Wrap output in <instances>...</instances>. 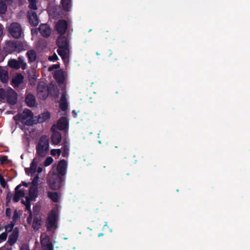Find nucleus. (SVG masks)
<instances>
[{
  "instance_id": "obj_1",
  "label": "nucleus",
  "mask_w": 250,
  "mask_h": 250,
  "mask_svg": "<svg viewBox=\"0 0 250 250\" xmlns=\"http://www.w3.org/2000/svg\"><path fill=\"white\" fill-rule=\"evenodd\" d=\"M5 50L8 53L14 52L20 53L22 51L28 48V46L26 42L19 41H8L6 42Z\"/></svg>"
},
{
  "instance_id": "obj_2",
  "label": "nucleus",
  "mask_w": 250,
  "mask_h": 250,
  "mask_svg": "<svg viewBox=\"0 0 250 250\" xmlns=\"http://www.w3.org/2000/svg\"><path fill=\"white\" fill-rule=\"evenodd\" d=\"M49 150V139L46 135H42L40 139L36 146L37 154L44 157L46 156Z\"/></svg>"
},
{
  "instance_id": "obj_3",
  "label": "nucleus",
  "mask_w": 250,
  "mask_h": 250,
  "mask_svg": "<svg viewBox=\"0 0 250 250\" xmlns=\"http://www.w3.org/2000/svg\"><path fill=\"white\" fill-rule=\"evenodd\" d=\"M64 181V178L57 173L53 174L49 179L50 188L54 190L60 189L62 183Z\"/></svg>"
},
{
  "instance_id": "obj_4",
  "label": "nucleus",
  "mask_w": 250,
  "mask_h": 250,
  "mask_svg": "<svg viewBox=\"0 0 250 250\" xmlns=\"http://www.w3.org/2000/svg\"><path fill=\"white\" fill-rule=\"evenodd\" d=\"M33 114L32 112L29 109H24L22 113L19 115V118L21 120L23 124L27 125H31L34 124V121L32 120Z\"/></svg>"
},
{
  "instance_id": "obj_5",
  "label": "nucleus",
  "mask_w": 250,
  "mask_h": 250,
  "mask_svg": "<svg viewBox=\"0 0 250 250\" xmlns=\"http://www.w3.org/2000/svg\"><path fill=\"white\" fill-rule=\"evenodd\" d=\"M57 221L56 211L52 209L50 211L47 218V229L50 230L52 229H56L57 228Z\"/></svg>"
},
{
  "instance_id": "obj_6",
  "label": "nucleus",
  "mask_w": 250,
  "mask_h": 250,
  "mask_svg": "<svg viewBox=\"0 0 250 250\" xmlns=\"http://www.w3.org/2000/svg\"><path fill=\"white\" fill-rule=\"evenodd\" d=\"M9 32L15 39H19L23 34L21 25L17 22L12 23L9 27Z\"/></svg>"
},
{
  "instance_id": "obj_7",
  "label": "nucleus",
  "mask_w": 250,
  "mask_h": 250,
  "mask_svg": "<svg viewBox=\"0 0 250 250\" xmlns=\"http://www.w3.org/2000/svg\"><path fill=\"white\" fill-rule=\"evenodd\" d=\"M6 99L7 103L10 105H15L18 101V94L11 87L6 89Z\"/></svg>"
},
{
  "instance_id": "obj_8",
  "label": "nucleus",
  "mask_w": 250,
  "mask_h": 250,
  "mask_svg": "<svg viewBox=\"0 0 250 250\" xmlns=\"http://www.w3.org/2000/svg\"><path fill=\"white\" fill-rule=\"evenodd\" d=\"M37 92L40 97L43 99L47 98L48 94V88L46 84L43 82H40L37 85Z\"/></svg>"
},
{
  "instance_id": "obj_9",
  "label": "nucleus",
  "mask_w": 250,
  "mask_h": 250,
  "mask_svg": "<svg viewBox=\"0 0 250 250\" xmlns=\"http://www.w3.org/2000/svg\"><path fill=\"white\" fill-rule=\"evenodd\" d=\"M68 27L67 21L64 20H60L55 25V29L59 34L62 36L65 33Z\"/></svg>"
},
{
  "instance_id": "obj_10",
  "label": "nucleus",
  "mask_w": 250,
  "mask_h": 250,
  "mask_svg": "<svg viewBox=\"0 0 250 250\" xmlns=\"http://www.w3.org/2000/svg\"><path fill=\"white\" fill-rule=\"evenodd\" d=\"M27 17L29 23L33 26H37L39 23V19L36 12L30 10L27 12Z\"/></svg>"
},
{
  "instance_id": "obj_11",
  "label": "nucleus",
  "mask_w": 250,
  "mask_h": 250,
  "mask_svg": "<svg viewBox=\"0 0 250 250\" xmlns=\"http://www.w3.org/2000/svg\"><path fill=\"white\" fill-rule=\"evenodd\" d=\"M67 167V163L65 160L60 161L57 166L58 174L63 177L66 174Z\"/></svg>"
},
{
  "instance_id": "obj_12",
  "label": "nucleus",
  "mask_w": 250,
  "mask_h": 250,
  "mask_svg": "<svg viewBox=\"0 0 250 250\" xmlns=\"http://www.w3.org/2000/svg\"><path fill=\"white\" fill-rule=\"evenodd\" d=\"M58 49L69 48V42L65 36L59 37L56 42Z\"/></svg>"
},
{
  "instance_id": "obj_13",
  "label": "nucleus",
  "mask_w": 250,
  "mask_h": 250,
  "mask_svg": "<svg viewBox=\"0 0 250 250\" xmlns=\"http://www.w3.org/2000/svg\"><path fill=\"white\" fill-rule=\"evenodd\" d=\"M19 230L17 227H16L11 234L9 236L7 242L10 246L15 244L19 237Z\"/></svg>"
},
{
  "instance_id": "obj_14",
  "label": "nucleus",
  "mask_w": 250,
  "mask_h": 250,
  "mask_svg": "<svg viewBox=\"0 0 250 250\" xmlns=\"http://www.w3.org/2000/svg\"><path fill=\"white\" fill-rule=\"evenodd\" d=\"M69 48L57 49V53L61 56L64 63H68L69 62Z\"/></svg>"
},
{
  "instance_id": "obj_15",
  "label": "nucleus",
  "mask_w": 250,
  "mask_h": 250,
  "mask_svg": "<svg viewBox=\"0 0 250 250\" xmlns=\"http://www.w3.org/2000/svg\"><path fill=\"white\" fill-rule=\"evenodd\" d=\"M39 31L42 37L47 38L51 34V29L47 24H41L39 27Z\"/></svg>"
},
{
  "instance_id": "obj_16",
  "label": "nucleus",
  "mask_w": 250,
  "mask_h": 250,
  "mask_svg": "<svg viewBox=\"0 0 250 250\" xmlns=\"http://www.w3.org/2000/svg\"><path fill=\"white\" fill-rule=\"evenodd\" d=\"M66 92L64 91L62 92L61 99L59 101V105L60 109L64 111L68 108V104L66 100Z\"/></svg>"
},
{
  "instance_id": "obj_17",
  "label": "nucleus",
  "mask_w": 250,
  "mask_h": 250,
  "mask_svg": "<svg viewBox=\"0 0 250 250\" xmlns=\"http://www.w3.org/2000/svg\"><path fill=\"white\" fill-rule=\"evenodd\" d=\"M58 128L60 130H64L68 128V122L67 118L62 117L58 120L57 123Z\"/></svg>"
},
{
  "instance_id": "obj_18",
  "label": "nucleus",
  "mask_w": 250,
  "mask_h": 250,
  "mask_svg": "<svg viewBox=\"0 0 250 250\" xmlns=\"http://www.w3.org/2000/svg\"><path fill=\"white\" fill-rule=\"evenodd\" d=\"M24 77L21 73H18L13 78L11 84L14 88L18 87L23 83Z\"/></svg>"
},
{
  "instance_id": "obj_19",
  "label": "nucleus",
  "mask_w": 250,
  "mask_h": 250,
  "mask_svg": "<svg viewBox=\"0 0 250 250\" xmlns=\"http://www.w3.org/2000/svg\"><path fill=\"white\" fill-rule=\"evenodd\" d=\"M54 78L58 83L60 84L63 83L64 82L63 71L62 69L55 71L54 74Z\"/></svg>"
},
{
  "instance_id": "obj_20",
  "label": "nucleus",
  "mask_w": 250,
  "mask_h": 250,
  "mask_svg": "<svg viewBox=\"0 0 250 250\" xmlns=\"http://www.w3.org/2000/svg\"><path fill=\"white\" fill-rule=\"evenodd\" d=\"M38 163V159L35 157L33 159L30 168H25V171L27 174L29 175V173L33 174L36 172L37 170V167Z\"/></svg>"
},
{
  "instance_id": "obj_21",
  "label": "nucleus",
  "mask_w": 250,
  "mask_h": 250,
  "mask_svg": "<svg viewBox=\"0 0 250 250\" xmlns=\"http://www.w3.org/2000/svg\"><path fill=\"white\" fill-rule=\"evenodd\" d=\"M21 185L20 184L15 188V193L13 199L14 202H18L20 200V198L24 197L25 195L23 190L19 189L21 187Z\"/></svg>"
},
{
  "instance_id": "obj_22",
  "label": "nucleus",
  "mask_w": 250,
  "mask_h": 250,
  "mask_svg": "<svg viewBox=\"0 0 250 250\" xmlns=\"http://www.w3.org/2000/svg\"><path fill=\"white\" fill-rule=\"evenodd\" d=\"M25 102L27 106L35 107L36 105V101L35 96L31 93H29L25 97Z\"/></svg>"
},
{
  "instance_id": "obj_23",
  "label": "nucleus",
  "mask_w": 250,
  "mask_h": 250,
  "mask_svg": "<svg viewBox=\"0 0 250 250\" xmlns=\"http://www.w3.org/2000/svg\"><path fill=\"white\" fill-rule=\"evenodd\" d=\"M26 56L28 58V62L32 63L34 62L37 59V53L34 49H30L27 51Z\"/></svg>"
},
{
  "instance_id": "obj_24",
  "label": "nucleus",
  "mask_w": 250,
  "mask_h": 250,
  "mask_svg": "<svg viewBox=\"0 0 250 250\" xmlns=\"http://www.w3.org/2000/svg\"><path fill=\"white\" fill-rule=\"evenodd\" d=\"M62 140V135L58 131L53 132L51 135V141L54 145L59 144Z\"/></svg>"
},
{
  "instance_id": "obj_25",
  "label": "nucleus",
  "mask_w": 250,
  "mask_h": 250,
  "mask_svg": "<svg viewBox=\"0 0 250 250\" xmlns=\"http://www.w3.org/2000/svg\"><path fill=\"white\" fill-rule=\"evenodd\" d=\"M62 156L63 157H67L69 155V143L66 140H64L62 143Z\"/></svg>"
},
{
  "instance_id": "obj_26",
  "label": "nucleus",
  "mask_w": 250,
  "mask_h": 250,
  "mask_svg": "<svg viewBox=\"0 0 250 250\" xmlns=\"http://www.w3.org/2000/svg\"><path fill=\"white\" fill-rule=\"evenodd\" d=\"M28 79L31 85L34 86L36 85L37 82V76L34 70H32L28 73Z\"/></svg>"
},
{
  "instance_id": "obj_27",
  "label": "nucleus",
  "mask_w": 250,
  "mask_h": 250,
  "mask_svg": "<svg viewBox=\"0 0 250 250\" xmlns=\"http://www.w3.org/2000/svg\"><path fill=\"white\" fill-rule=\"evenodd\" d=\"M41 218L40 217H35L32 223V228L34 230L39 229L41 226Z\"/></svg>"
},
{
  "instance_id": "obj_28",
  "label": "nucleus",
  "mask_w": 250,
  "mask_h": 250,
  "mask_svg": "<svg viewBox=\"0 0 250 250\" xmlns=\"http://www.w3.org/2000/svg\"><path fill=\"white\" fill-rule=\"evenodd\" d=\"M48 197L54 202L57 203L59 201L60 196L57 192L48 191Z\"/></svg>"
},
{
  "instance_id": "obj_29",
  "label": "nucleus",
  "mask_w": 250,
  "mask_h": 250,
  "mask_svg": "<svg viewBox=\"0 0 250 250\" xmlns=\"http://www.w3.org/2000/svg\"><path fill=\"white\" fill-rule=\"evenodd\" d=\"M37 189L36 188L30 187L29 190V196L30 200H35L37 197Z\"/></svg>"
},
{
  "instance_id": "obj_30",
  "label": "nucleus",
  "mask_w": 250,
  "mask_h": 250,
  "mask_svg": "<svg viewBox=\"0 0 250 250\" xmlns=\"http://www.w3.org/2000/svg\"><path fill=\"white\" fill-rule=\"evenodd\" d=\"M50 117V114L49 112H44L39 115L38 117V122L43 123L48 120Z\"/></svg>"
},
{
  "instance_id": "obj_31",
  "label": "nucleus",
  "mask_w": 250,
  "mask_h": 250,
  "mask_svg": "<svg viewBox=\"0 0 250 250\" xmlns=\"http://www.w3.org/2000/svg\"><path fill=\"white\" fill-rule=\"evenodd\" d=\"M8 66L12 68L18 69L20 68V65L18 60L15 59H12L10 60L8 62Z\"/></svg>"
},
{
  "instance_id": "obj_32",
  "label": "nucleus",
  "mask_w": 250,
  "mask_h": 250,
  "mask_svg": "<svg viewBox=\"0 0 250 250\" xmlns=\"http://www.w3.org/2000/svg\"><path fill=\"white\" fill-rule=\"evenodd\" d=\"M8 80V72L7 71L3 70L0 71V80L3 83H7Z\"/></svg>"
},
{
  "instance_id": "obj_33",
  "label": "nucleus",
  "mask_w": 250,
  "mask_h": 250,
  "mask_svg": "<svg viewBox=\"0 0 250 250\" xmlns=\"http://www.w3.org/2000/svg\"><path fill=\"white\" fill-rule=\"evenodd\" d=\"M62 5L64 11L68 12L71 7V0H62Z\"/></svg>"
},
{
  "instance_id": "obj_34",
  "label": "nucleus",
  "mask_w": 250,
  "mask_h": 250,
  "mask_svg": "<svg viewBox=\"0 0 250 250\" xmlns=\"http://www.w3.org/2000/svg\"><path fill=\"white\" fill-rule=\"evenodd\" d=\"M7 5L2 0H0V14H4L7 11Z\"/></svg>"
},
{
  "instance_id": "obj_35",
  "label": "nucleus",
  "mask_w": 250,
  "mask_h": 250,
  "mask_svg": "<svg viewBox=\"0 0 250 250\" xmlns=\"http://www.w3.org/2000/svg\"><path fill=\"white\" fill-rule=\"evenodd\" d=\"M18 61L19 62L20 67H21L23 70L25 69L27 67V64L26 63L24 62V57L22 56L19 57L18 58Z\"/></svg>"
},
{
  "instance_id": "obj_36",
  "label": "nucleus",
  "mask_w": 250,
  "mask_h": 250,
  "mask_svg": "<svg viewBox=\"0 0 250 250\" xmlns=\"http://www.w3.org/2000/svg\"><path fill=\"white\" fill-rule=\"evenodd\" d=\"M50 243H51V242L50 241V237L47 235H46L44 238L42 239L41 238V244L42 247Z\"/></svg>"
},
{
  "instance_id": "obj_37",
  "label": "nucleus",
  "mask_w": 250,
  "mask_h": 250,
  "mask_svg": "<svg viewBox=\"0 0 250 250\" xmlns=\"http://www.w3.org/2000/svg\"><path fill=\"white\" fill-rule=\"evenodd\" d=\"M29 6L28 7L31 10H36L37 6L36 4V0H28Z\"/></svg>"
},
{
  "instance_id": "obj_38",
  "label": "nucleus",
  "mask_w": 250,
  "mask_h": 250,
  "mask_svg": "<svg viewBox=\"0 0 250 250\" xmlns=\"http://www.w3.org/2000/svg\"><path fill=\"white\" fill-rule=\"evenodd\" d=\"M15 225V223L13 221H11L10 223L8 224V225L5 226V229L6 230L8 231V232H11L12 230Z\"/></svg>"
},
{
  "instance_id": "obj_39",
  "label": "nucleus",
  "mask_w": 250,
  "mask_h": 250,
  "mask_svg": "<svg viewBox=\"0 0 250 250\" xmlns=\"http://www.w3.org/2000/svg\"><path fill=\"white\" fill-rule=\"evenodd\" d=\"M6 96V90L3 88H0V99L1 100H4Z\"/></svg>"
},
{
  "instance_id": "obj_40",
  "label": "nucleus",
  "mask_w": 250,
  "mask_h": 250,
  "mask_svg": "<svg viewBox=\"0 0 250 250\" xmlns=\"http://www.w3.org/2000/svg\"><path fill=\"white\" fill-rule=\"evenodd\" d=\"M30 198L28 196L26 197V203L25 204L26 209L29 211L30 213V210H31V202H30Z\"/></svg>"
},
{
  "instance_id": "obj_41",
  "label": "nucleus",
  "mask_w": 250,
  "mask_h": 250,
  "mask_svg": "<svg viewBox=\"0 0 250 250\" xmlns=\"http://www.w3.org/2000/svg\"><path fill=\"white\" fill-rule=\"evenodd\" d=\"M43 250H53L54 246L52 243H48L44 246L42 247Z\"/></svg>"
},
{
  "instance_id": "obj_42",
  "label": "nucleus",
  "mask_w": 250,
  "mask_h": 250,
  "mask_svg": "<svg viewBox=\"0 0 250 250\" xmlns=\"http://www.w3.org/2000/svg\"><path fill=\"white\" fill-rule=\"evenodd\" d=\"M51 154L54 156L57 154L58 156H60L62 153V149H53L51 150Z\"/></svg>"
},
{
  "instance_id": "obj_43",
  "label": "nucleus",
  "mask_w": 250,
  "mask_h": 250,
  "mask_svg": "<svg viewBox=\"0 0 250 250\" xmlns=\"http://www.w3.org/2000/svg\"><path fill=\"white\" fill-rule=\"evenodd\" d=\"M53 162V159L51 157H48L45 159L44 162V165L45 167H47L50 165Z\"/></svg>"
},
{
  "instance_id": "obj_44",
  "label": "nucleus",
  "mask_w": 250,
  "mask_h": 250,
  "mask_svg": "<svg viewBox=\"0 0 250 250\" xmlns=\"http://www.w3.org/2000/svg\"><path fill=\"white\" fill-rule=\"evenodd\" d=\"M39 179V176L38 175L36 176L33 179L31 184H32L33 186L37 187L38 185Z\"/></svg>"
},
{
  "instance_id": "obj_45",
  "label": "nucleus",
  "mask_w": 250,
  "mask_h": 250,
  "mask_svg": "<svg viewBox=\"0 0 250 250\" xmlns=\"http://www.w3.org/2000/svg\"><path fill=\"white\" fill-rule=\"evenodd\" d=\"M58 60V57L55 53H54L53 55L49 56L48 58V60L50 61L55 62Z\"/></svg>"
},
{
  "instance_id": "obj_46",
  "label": "nucleus",
  "mask_w": 250,
  "mask_h": 250,
  "mask_svg": "<svg viewBox=\"0 0 250 250\" xmlns=\"http://www.w3.org/2000/svg\"><path fill=\"white\" fill-rule=\"evenodd\" d=\"M0 184L1 186V187L3 188H5L6 186H7V183L5 180V179L3 178L2 176H1L0 178Z\"/></svg>"
},
{
  "instance_id": "obj_47",
  "label": "nucleus",
  "mask_w": 250,
  "mask_h": 250,
  "mask_svg": "<svg viewBox=\"0 0 250 250\" xmlns=\"http://www.w3.org/2000/svg\"><path fill=\"white\" fill-rule=\"evenodd\" d=\"M7 238V234L6 232H2L0 234V243L5 241L6 239Z\"/></svg>"
},
{
  "instance_id": "obj_48",
  "label": "nucleus",
  "mask_w": 250,
  "mask_h": 250,
  "mask_svg": "<svg viewBox=\"0 0 250 250\" xmlns=\"http://www.w3.org/2000/svg\"><path fill=\"white\" fill-rule=\"evenodd\" d=\"M33 214L31 210H30V213L28 217L27 218V222L28 224H31L32 221Z\"/></svg>"
},
{
  "instance_id": "obj_49",
  "label": "nucleus",
  "mask_w": 250,
  "mask_h": 250,
  "mask_svg": "<svg viewBox=\"0 0 250 250\" xmlns=\"http://www.w3.org/2000/svg\"><path fill=\"white\" fill-rule=\"evenodd\" d=\"M60 67V65L59 63L53 64L48 68V70L49 71H52L54 69H58Z\"/></svg>"
},
{
  "instance_id": "obj_50",
  "label": "nucleus",
  "mask_w": 250,
  "mask_h": 250,
  "mask_svg": "<svg viewBox=\"0 0 250 250\" xmlns=\"http://www.w3.org/2000/svg\"><path fill=\"white\" fill-rule=\"evenodd\" d=\"M8 160V157L7 156H2L0 157V163L2 165L4 164Z\"/></svg>"
},
{
  "instance_id": "obj_51",
  "label": "nucleus",
  "mask_w": 250,
  "mask_h": 250,
  "mask_svg": "<svg viewBox=\"0 0 250 250\" xmlns=\"http://www.w3.org/2000/svg\"><path fill=\"white\" fill-rule=\"evenodd\" d=\"M18 217V214L17 213V210H16L14 212V214L12 217L13 222L15 223V222L17 220Z\"/></svg>"
},
{
  "instance_id": "obj_52",
  "label": "nucleus",
  "mask_w": 250,
  "mask_h": 250,
  "mask_svg": "<svg viewBox=\"0 0 250 250\" xmlns=\"http://www.w3.org/2000/svg\"><path fill=\"white\" fill-rule=\"evenodd\" d=\"M5 213H6V216L8 217H11V210L10 208H7L6 209V211H5Z\"/></svg>"
},
{
  "instance_id": "obj_53",
  "label": "nucleus",
  "mask_w": 250,
  "mask_h": 250,
  "mask_svg": "<svg viewBox=\"0 0 250 250\" xmlns=\"http://www.w3.org/2000/svg\"><path fill=\"white\" fill-rule=\"evenodd\" d=\"M12 194L10 192H9L7 194L6 198V200L7 203L10 202L11 199Z\"/></svg>"
},
{
  "instance_id": "obj_54",
  "label": "nucleus",
  "mask_w": 250,
  "mask_h": 250,
  "mask_svg": "<svg viewBox=\"0 0 250 250\" xmlns=\"http://www.w3.org/2000/svg\"><path fill=\"white\" fill-rule=\"evenodd\" d=\"M20 250H29L28 246L26 244H23Z\"/></svg>"
},
{
  "instance_id": "obj_55",
  "label": "nucleus",
  "mask_w": 250,
  "mask_h": 250,
  "mask_svg": "<svg viewBox=\"0 0 250 250\" xmlns=\"http://www.w3.org/2000/svg\"><path fill=\"white\" fill-rule=\"evenodd\" d=\"M3 33V28L1 24H0V38L2 36Z\"/></svg>"
},
{
  "instance_id": "obj_56",
  "label": "nucleus",
  "mask_w": 250,
  "mask_h": 250,
  "mask_svg": "<svg viewBox=\"0 0 250 250\" xmlns=\"http://www.w3.org/2000/svg\"><path fill=\"white\" fill-rule=\"evenodd\" d=\"M42 170V168L41 167H39L37 169V172L40 173H41Z\"/></svg>"
},
{
  "instance_id": "obj_57",
  "label": "nucleus",
  "mask_w": 250,
  "mask_h": 250,
  "mask_svg": "<svg viewBox=\"0 0 250 250\" xmlns=\"http://www.w3.org/2000/svg\"><path fill=\"white\" fill-rule=\"evenodd\" d=\"M22 185L25 187H27L28 186V184L26 183L25 182H22Z\"/></svg>"
},
{
  "instance_id": "obj_58",
  "label": "nucleus",
  "mask_w": 250,
  "mask_h": 250,
  "mask_svg": "<svg viewBox=\"0 0 250 250\" xmlns=\"http://www.w3.org/2000/svg\"><path fill=\"white\" fill-rule=\"evenodd\" d=\"M104 234L103 233H100L98 234V237H101L104 236Z\"/></svg>"
},
{
  "instance_id": "obj_59",
  "label": "nucleus",
  "mask_w": 250,
  "mask_h": 250,
  "mask_svg": "<svg viewBox=\"0 0 250 250\" xmlns=\"http://www.w3.org/2000/svg\"><path fill=\"white\" fill-rule=\"evenodd\" d=\"M21 203L25 205V204L26 203V200L24 201L23 200H22Z\"/></svg>"
},
{
  "instance_id": "obj_60",
  "label": "nucleus",
  "mask_w": 250,
  "mask_h": 250,
  "mask_svg": "<svg viewBox=\"0 0 250 250\" xmlns=\"http://www.w3.org/2000/svg\"><path fill=\"white\" fill-rule=\"evenodd\" d=\"M54 125H53L52 126V127H51V130L53 131V127H54Z\"/></svg>"
},
{
  "instance_id": "obj_61",
  "label": "nucleus",
  "mask_w": 250,
  "mask_h": 250,
  "mask_svg": "<svg viewBox=\"0 0 250 250\" xmlns=\"http://www.w3.org/2000/svg\"><path fill=\"white\" fill-rule=\"evenodd\" d=\"M96 55H100V53H99L98 52H96Z\"/></svg>"
},
{
  "instance_id": "obj_62",
  "label": "nucleus",
  "mask_w": 250,
  "mask_h": 250,
  "mask_svg": "<svg viewBox=\"0 0 250 250\" xmlns=\"http://www.w3.org/2000/svg\"><path fill=\"white\" fill-rule=\"evenodd\" d=\"M1 176H1V175L0 174V178Z\"/></svg>"
},
{
  "instance_id": "obj_63",
  "label": "nucleus",
  "mask_w": 250,
  "mask_h": 250,
  "mask_svg": "<svg viewBox=\"0 0 250 250\" xmlns=\"http://www.w3.org/2000/svg\"><path fill=\"white\" fill-rule=\"evenodd\" d=\"M0 250H1V249H0Z\"/></svg>"
}]
</instances>
